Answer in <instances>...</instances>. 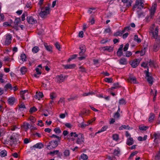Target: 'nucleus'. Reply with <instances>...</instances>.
<instances>
[{"label": "nucleus", "instance_id": "1", "mask_svg": "<svg viewBox=\"0 0 160 160\" xmlns=\"http://www.w3.org/2000/svg\"><path fill=\"white\" fill-rule=\"evenodd\" d=\"M158 30V28L157 26H155L154 24L151 25L149 28V33L152 38L154 39L157 38Z\"/></svg>", "mask_w": 160, "mask_h": 160}, {"label": "nucleus", "instance_id": "2", "mask_svg": "<svg viewBox=\"0 0 160 160\" xmlns=\"http://www.w3.org/2000/svg\"><path fill=\"white\" fill-rule=\"evenodd\" d=\"M50 8L49 7H46L41 8L39 15L42 18H44L49 13Z\"/></svg>", "mask_w": 160, "mask_h": 160}, {"label": "nucleus", "instance_id": "3", "mask_svg": "<svg viewBox=\"0 0 160 160\" xmlns=\"http://www.w3.org/2000/svg\"><path fill=\"white\" fill-rule=\"evenodd\" d=\"M144 0H136L135 5L133 8V10H134L135 8L139 9H142L144 6Z\"/></svg>", "mask_w": 160, "mask_h": 160}, {"label": "nucleus", "instance_id": "4", "mask_svg": "<svg viewBox=\"0 0 160 160\" xmlns=\"http://www.w3.org/2000/svg\"><path fill=\"white\" fill-rule=\"evenodd\" d=\"M70 155V151L69 150L66 149L64 150L62 153L58 154V157L60 158H63L64 159L68 158Z\"/></svg>", "mask_w": 160, "mask_h": 160}, {"label": "nucleus", "instance_id": "5", "mask_svg": "<svg viewBox=\"0 0 160 160\" xmlns=\"http://www.w3.org/2000/svg\"><path fill=\"white\" fill-rule=\"evenodd\" d=\"M84 135L81 133H79L76 141V143L78 144H82L84 143Z\"/></svg>", "mask_w": 160, "mask_h": 160}, {"label": "nucleus", "instance_id": "6", "mask_svg": "<svg viewBox=\"0 0 160 160\" xmlns=\"http://www.w3.org/2000/svg\"><path fill=\"white\" fill-rule=\"evenodd\" d=\"M19 135L17 133H13L10 137V142L14 144H16L18 141Z\"/></svg>", "mask_w": 160, "mask_h": 160}, {"label": "nucleus", "instance_id": "7", "mask_svg": "<svg viewBox=\"0 0 160 160\" xmlns=\"http://www.w3.org/2000/svg\"><path fill=\"white\" fill-rule=\"evenodd\" d=\"M58 146V142L56 141H52L50 142L47 146V148L49 149H53Z\"/></svg>", "mask_w": 160, "mask_h": 160}, {"label": "nucleus", "instance_id": "8", "mask_svg": "<svg viewBox=\"0 0 160 160\" xmlns=\"http://www.w3.org/2000/svg\"><path fill=\"white\" fill-rule=\"evenodd\" d=\"M131 28L130 26H128L124 28V29L122 31H119L116 32L114 34V36H121L123 33L125 32L126 31H129Z\"/></svg>", "mask_w": 160, "mask_h": 160}, {"label": "nucleus", "instance_id": "9", "mask_svg": "<svg viewBox=\"0 0 160 160\" xmlns=\"http://www.w3.org/2000/svg\"><path fill=\"white\" fill-rule=\"evenodd\" d=\"M67 78L66 75L63 76L62 74L60 75H58L56 76V80L58 82L61 83L63 82L65 79Z\"/></svg>", "mask_w": 160, "mask_h": 160}, {"label": "nucleus", "instance_id": "10", "mask_svg": "<svg viewBox=\"0 0 160 160\" xmlns=\"http://www.w3.org/2000/svg\"><path fill=\"white\" fill-rule=\"evenodd\" d=\"M5 37V44L8 45L11 43L12 36L11 34L8 33L6 35Z\"/></svg>", "mask_w": 160, "mask_h": 160}, {"label": "nucleus", "instance_id": "11", "mask_svg": "<svg viewBox=\"0 0 160 160\" xmlns=\"http://www.w3.org/2000/svg\"><path fill=\"white\" fill-rule=\"evenodd\" d=\"M157 4L156 3H154L152 5V8L150 10V18H152L154 16V13L155 12Z\"/></svg>", "mask_w": 160, "mask_h": 160}, {"label": "nucleus", "instance_id": "12", "mask_svg": "<svg viewBox=\"0 0 160 160\" xmlns=\"http://www.w3.org/2000/svg\"><path fill=\"white\" fill-rule=\"evenodd\" d=\"M29 94L28 90L22 91L20 92V96L23 99L28 98Z\"/></svg>", "mask_w": 160, "mask_h": 160}, {"label": "nucleus", "instance_id": "13", "mask_svg": "<svg viewBox=\"0 0 160 160\" xmlns=\"http://www.w3.org/2000/svg\"><path fill=\"white\" fill-rule=\"evenodd\" d=\"M145 72H146V79L150 84L152 85L153 82V78L149 76L148 71H145Z\"/></svg>", "mask_w": 160, "mask_h": 160}, {"label": "nucleus", "instance_id": "14", "mask_svg": "<svg viewBox=\"0 0 160 160\" xmlns=\"http://www.w3.org/2000/svg\"><path fill=\"white\" fill-rule=\"evenodd\" d=\"M16 100L17 99L14 97H10L8 100V103L9 105L12 106L14 104Z\"/></svg>", "mask_w": 160, "mask_h": 160}, {"label": "nucleus", "instance_id": "15", "mask_svg": "<svg viewBox=\"0 0 160 160\" xmlns=\"http://www.w3.org/2000/svg\"><path fill=\"white\" fill-rule=\"evenodd\" d=\"M79 49L81 50V52H79V54L80 56H82L86 51V47L85 45L83 44H81L80 46Z\"/></svg>", "mask_w": 160, "mask_h": 160}, {"label": "nucleus", "instance_id": "16", "mask_svg": "<svg viewBox=\"0 0 160 160\" xmlns=\"http://www.w3.org/2000/svg\"><path fill=\"white\" fill-rule=\"evenodd\" d=\"M140 61L139 59H136L132 62L131 64L133 68H135L138 65Z\"/></svg>", "mask_w": 160, "mask_h": 160}, {"label": "nucleus", "instance_id": "17", "mask_svg": "<svg viewBox=\"0 0 160 160\" xmlns=\"http://www.w3.org/2000/svg\"><path fill=\"white\" fill-rule=\"evenodd\" d=\"M128 82L133 83H137L136 78L133 75L130 76L128 79Z\"/></svg>", "mask_w": 160, "mask_h": 160}, {"label": "nucleus", "instance_id": "18", "mask_svg": "<svg viewBox=\"0 0 160 160\" xmlns=\"http://www.w3.org/2000/svg\"><path fill=\"white\" fill-rule=\"evenodd\" d=\"M27 21L28 22L31 24H33L37 22L36 20L31 16L28 17L27 18Z\"/></svg>", "mask_w": 160, "mask_h": 160}, {"label": "nucleus", "instance_id": "19", "mask_svg": "<svg viewBox=\"0 0 160 160\" xmlns=\"http://www.w3.org/2000/svg\"><path fill=\"white\" fill-rule=\"evenodd\" d=\"M122 1L125 4L124 8H128L131 6L132 2L129 0H122Z\"/></svg>", "mask_w": 160, "mask_h": 160}, {"label": "nucleus", "instance_id": "20", "mask_svg": "<svg viewBox=\"0 0 160 160\" xmlns=\"http://www.w3.org/2000/svg\"><path fill=\"white\" fill-rule=\"evenodd\" d=\"M76 66V65L74 64L63 65L64 68L66 69L74 68Z\"/></svg>", "mask_w": 160, "mask_h": 160}, {"label": "nucleus", "instance_id": "21", "mask_svg": "<svg viewBox=\"0 0 160 160\" xmlns=\"http://www.w3.org/2000/svg\"><path fill=\"white\" fill-rule=\"evenodd\" d=\"M101 50L105 51H107L108 52H111L113 50V48L111 46H106L102 47L101 48Z\"/></svg>", "mask_w": 160, "mask_h": 160}, {"label": "nucleus", "instance_id": "22", "mask_svg": "<svg viewBox=\"0 0 160 160\" xmlns=\"http://www.w3.org/2000/svg\"><path fill=\"white\" fill-rule=\"evenodd\" d=\"M159 41H157L154 44L153 46L154 51L156 52L157 51L159 48Z\"/></svg>", "mask_w": 160, "mask_h": 160}, {"label": "nucleus", "instance_id": "23", "mask_svg": "<svg viewBox=\"0 0 160 160\" xmlns=\"http://www.w3.org/2000/svg\"><path fill=\"white\" fill-rule=\"evenodd\" d=\"M43 94L42 93L39 92L38 93H36V95L34 97L36 99H38L39 100L40 98H42L43 97Z\"/></svg>", "mask_w": 160, "mask_h": 160}, {"label": "nucleus", "instance_id": "24", "mask_svg": "<svg viewBox=\"0 0 160 160\" xmlns=\"http://www.w3.org/2000/svg\"><path fill=\"white\" fill-rule=\"evenodd\" d=\"M155 117V115L153 113H150L148 118V121L150 122H153Z\"/></svg>", "mask_w": 160, "mask_h": 160}, {"label": "nucleus", "instance_id": "25", "mask_svg": "<svg viewBox=\"0 0 160 160\" xmlns=\"http://www.w3.org/2000/svg\"><path fill=\"white\" fill-rule=\"evenodd\" d=\"M44 46L45 48L47 51L50 52H52V47L51 46L48 45L47 43H45L44 44Z\"/></svg>", "mask_w": 160, "mask_h": 160}, {"label": "nucleus", "instance_id": "26", "mask_svg": "<svg viewBox=\"0 0 160 160\" xmlns=\"http://www.w3.org/2000/svg\"><path fill=\"white\" fill-rule=\"evenodd\" d=\"M119 63L122 65L126 64H127L126 59L124 58H121L119 60Z\"/></svg>", "mask_w": 160, "mask_h": 160}, {"label": "nucleus", "instance_id": "27", "mask_svg": "<svg viewBox=\"0 0 160 160\" xmlns=\"http://www.w3.org/2000/svg\"><path fill=\"white\" fill-rule=\"evenodd\" d=\"M20 18H16L14 22V27H17L18 25L20 23Z\"/></svg>", "mask_w": 160, "mask_h": 160}, {"label": "nucleus", "instance_id": "28", "mask_svg": "<svg viewBox=\"0 0 160 160\" xmlns=\"http://www.w3.org/2000/svg\"><path fill=\"white\" fill-rule=\"evenodd\" d=\"M133 143V140L132 138H130L128 139L127 144L128 145H131Z\"/></svg>", "mask_w": 160, "mask_h": 160}, {"label": "nucleus", "instance_id": "29", "mask_svg": "<svg viewBox=\"0 0 160 160\" xmlns=\"http://www.w3.org/2000/svg\"><path fill=\"white\" fill-rule=\"evenodd\" d=\"M119 84L118 83H114L113 85V86L111 88L108 89V90L110 91V90H113L114 89H116L119 87Z\"/></svg>", "mask_w": 160, "mask_h": 160}, {"label": "nucleus", "instance_id": "30", "mask_svg": "<svg viewBox=\"0 0 160 160\" xmlns=\"http://www.w3.org/2000/svg\"><path fill=\"white\" fill-rule=\"evenodd\" d=\"M88 159V156L87 155L84 153H82L80 156V158H79V160H87Z\"/></svg>", "mask_w": 160, "mask_h": 160}, {"label": "nucleus", "instance_id": "31", "mask_svg": "<svg viewBox=\"0 0 160 160\" xmlns=\"http://www.w3.org/2000/svg\"><path fill=\"white\" fill-rule=\"evenodd\" d=\"M43 147V145L41 143H37L33 146V147L39 149L42 148Z\"/></svg>", "mask_w": 160, "mask_h": 160}, {"label": "nucleus", "instance_id": "32", "mask_svg": "<svg viewBox=\"0 0 160 160\" xmlns=\"http://www.w3.org/2000/svg\"><path fill=\"white\" fill-rule=\"evenodd\" d=\"M126 103V102L125 100L123 98H122L120 99L119 101V105H124Z\"/></svg>", "mask_w": 160, "mask_h": 160}, {"label": "nucleus", "instance_id": "33", "mask_svg": "<svg viewBox=\"0 0 160 160\" xmlns=\"http://www.w3.org/2000/svg\"><path fill=\"white\" fill-rule=\"evenodd\" d=\"M20 59L22 60V61L24 62L26 60V56L25 54L22 53L20 56Z\"/></svg>", "mask_w": 160, "mask_h": 160}, {"label": "nucleus", "instance_id": "34", "mask_svg": "<svg viewBox=\"0 0 160 160\" xmlns=\"http://www.w3.org/2000/svg\"><path fill=\"white\" fill-rule=\"evenodd\" d=\"M88 125H87V124H85L83 122H82L79 123L78 124V126L82 128H84L85 127L87 126H88Z\"/></svg>", "mask_w": 160, "mask_h": 160}, {"label": "nucleus", "instance_id": "35", "mask_svg": "<svg viewBox=\"0 0 160 160\" xmlns=\"http://www.w3.org/2000/svg\"><path fill=\"white\" fill-rule=\"evenodd\" d=\"M7 155V152L5 150L1 151L0 152V156L2 157H4Z\"/></svg>", "mask_w": 160, "mask_h": 160}, {"label": "nucleus", "instance_id": "36", "mask_svg": "<svg viewBox=\"0 0 160 160\" xmlns=\"http://www.w3.org/2000/svg\"><path fill=\"white\" fill-rule=\"evenodd\" d=\"M120 150L118 148H117L115 149L113 152V154L115 156H118L120 154Z\"/></svg>", "mask_w": 160, "mask_h": 160}, {"label": "nucleus", "instance_id": "37", "mask_svg": "<svg viewBox=\"0 0 160 160\" xmlns=\"http://www.w3.org/2000/svg\"><path fill=\"white\" fill-rule=\"evenodd\" d=\"M50 98L52 100H53L57 97V94L55 93L52 92L50 93Z\"/></svg>", "mask_w": 160, "mask_h": 160}, {"label": "nucleus", "instance_id": "38", "mask_svg": "<svg viewBox=\"0 0 160 160\" xmlns=\"http://www.w3.org/2000/svg\"><path fill=\"white\" fill-rule=\"evenodd\" d=\"M20 71L22 74H24L27 71V68L25 67H23L21 68Z\"/></svg>", "mask_w": 160, "mask_h": 160}, {"label": "nucleus", "instance_id": "39", "mask_svg": "<svg viewBox=\"0 0 160 160\" xmlns=\"http://www.w3.org/2000/svg\"><path fill=\"white\" fill-rule=\"evenodd\" d=\"M134 40L138 43H139L141 42V39L138 37V35H136L134 36Z\"/></svg>", "mask_w": 160, "mask_h": 160}, {"label": "nucleus", "instance_id": "40", "mask_svg": "<svg viewBox=\"0 0 160 160\" xmlns=\"http://www.w3.org/2000/svg\"><path fill=\"white\" fill-rule=\"evenodd\" d=\"M129 126L128 125H122L119 128V130H122L123 129H129Z\"/></svg>", "mask_w": 160, "mask_h": 160}, {"label": "nucleus", "instance_id": "41", "mask_svg": "<svg viewBox=\"0 0 160 160\" xmlns=\"http://www.w3.org/2000/svg\"><path fill=\"white\" fill-rule=\"evenodd\" d=\"M141 66L142 67H143L144 68H147V71H148V64L147 62H143L141 64Z\"/></svg>", "mask_w": 160, "mask_h": 160}, {"label": "nucleus", "instance_id": "42", "mask_svg": "<svg viewBox=\"0 0 160 160\" xmlns=\"http://www.w3.org/2000/svg\"><path fill=\"white\" fill-rule=\"evenodd\" d=\"M153 137L155 138V140L160 139V133H154L153 134Z\"/></svg>", "mask_w": 160, "mask_h": 160}, {"label": "nucleus", "instance_id": "43", "mask_svg": "<svg viewBox=\"0 0 160 160\" xmlns=\"http://www.w3.org/2000/svg\"><path fill=\"white\" fill-rule=\"evenodd\" d=\"M60 153V152H59L58 150H55L52 152H50V155H57L58 157V154Z\"/></svg>", "mask_w": 160, "mask_h": 160}, {"label": "nucleus", "instance_id": "44", "mask_svg": "<svg viewBox=\"0 0 160 160\" xmlns=\"http://www.w3.org/2000/svg\"><path fill=\"white\" fill-rule=\"evenodd\" d=\"M39 50V49L38 47L37 46H36L32 48V51L34 53H36L38 52Z\"/></svg>", "mask_w": 160, "mask_h": 160}, {"label": "nucleus", "instance_id": "45", "mask_svg": "<svg viewBox=\"0 0 160 160\" xmlns=\"http://www.w3.org/2000/svg\"><path fill=\"white\" fill-rule=\"evenodd\" d=\"M30 126L29 124L24 122L23 123L22 127L26 130H27L29 128Z\"/></svg>", "mask_w": 160, "mask_h": 160}, {"label": "nucleus", "instance_id": "46", "mask_svg": "<svg viewBox=\"0 0 160 160\" xmlns=\"http://www.w3.org/2000/svg\"><path fill=\"white\" fill-rule=\"evenodd\" d=\"M113 139L115 141H117L119 139V136L118 134H114L112 136Z\"/></svg>", "mask_w": 160, "mask_h": 160}, {"label": "nucleus", "instance_id": "47", "mask_svg": "<svg viewBox=\"0 0 160 160\" xmlns=\"http://www.w3.org/2000/svg\"><path fill=\"white\" fill-rule=\"evenodd\" d=\"M4 88L6 89H10L11 90H12V85L9 83H8L6 85Z\"/></svg>", "mask_w": 160, "mask_h": 160}, {"label": "nucleus", "instance_id": "48", "mask_svg": "<svg viewBox=\"0 0 160 160\" xmlns=\"http://www.w3.org/2000/svg\"><path fill=\"white\" fill-rule=\"evenodd\" d=\"M148 128V127L141 125L139 127V129L142 130H146Z\"/></svg>", "mask_w": 160, "mask_h": 160}, {"label": "nucleus", "instance_id": "49", "mask_svg": "<svg viewBox=\"0 0 160 160\" xmlns=\"http://www.w3.org/2000/svg\"><path fill=\"white\" fill-rule=\"evenodd\" d=\"M79 136V134H78L76 132H71L70 134V136L71 137H73L75 138L78 137Z\"/></svg>", "mask_w": 160, "mask_h": 160}, {"label": "nucleus", "instance_id": "50", "mask_svg": "<svg viewBox=\"0 0 160 160\" xmlns=\"http://www.w3.org/2000/svg\"><path fill=\"white\" fill-rule=\"evenodd\" d=\"M104 80L106 82L111 83L112 81V78H105Z\"/></svg>", "mask_w": 160, "mask_h": 160}, {"label": "nucleus", "instance_id": "51", "mask_svg": "<svg viewBox=\"0 0 160 160\" xmlns=\"http://www.w3.org/2000/svg\"><path fill=\"white\" fill-rule=\"evenodd\" d=\"M110 41V39L106 38L105 39H103L101 41V43L102 44H104L107 42H108Z\"/></svg>", "mask_w": 160, "mask_h": 160}, {"label": "nucleus", "instance_id": "52", "mask_svg": "<svg viewBox=\"0 0 160 160\" xmlns=\"http://www.w3.org/2000/svg\"><path fill=\"white\" fill-rule=\"evenodd\" d=\"M54 45L57 49L58 50L60 51L61 47L59 42H56L55 43Z\"/></svg>", "mask_w": 160, "mask_h": 160}, {"label": "nucleus", "instance_id": "53", "mask_svg": "<svg viewBox=\"0 0 160 160\" xmlns=\"http://www.w3.org/2000/svg\"><path fill=\"white\" fill-rule=\"evenodd\" d=\"M54 131L57 134H59L61 132V131L60 129L58 128H56L54 130Z\"/></svg>", "mask_w": 160, "mask_h": 160}, {"label": "nucleus", "instance_id": "54", "mask_svg": "<svg viewBox=\"0 0 160 160\" xmlns=\"http://www.w3.org/2000/svg\"><path fill=\"white\" fill-rule=\"evenodd\" d=\"M148 62V66H149L150 67H152L153 66L154 63L153 62L151 61V60H149V61L147 62Z\"/></svg>", "mask_w": 160, "mask_h": 160}, {"label": "nucleus", "instance_id": "55", "mask_svg": "<svg viewBox=\"0 0 160 160\" xmlns=\"http://www.w3.org/2000/svg\"><path fill=\"white\" fill-rule=\"evenodd\" d=\"M137 14L139 18L144 16L143 13L141 11H137Z\"/></svg>", "mask_w": 160, "mask_h": 160}, {"label": "nucleus", "instance_id": "56", "mask_svg": "<svg viewBox=\"0 0 160 160\" xmlns=\"http://www.w3.org/2000/svg\"><path fill=\"white\" fill-rule=\"evenodd\" d=\"M132 52L130 51H127L125 53V56L127 57H129L132 55Z\"/></svg>", "mask_w": 160, "mask_h": 160}, {"label": "nucleus", "instance_id": "57", "mask_svg": "<svg viewBox=\"0 0 160 160\" xmlns=\"http://www.w3.org/2000/svg\"><path fill=\"white\" fill-rule=\"evenodd\" d=\"M29 119L33 123L35 122L36 120V119L32 116H31L30 117Z\"/></svg>", "mask_w": 160, "mask_h": 160}, {"label": "nucleus", "instance_id": "58", "mask_svg": "<svg viewBox=\"0 0 160 160\" xmlns=\"http://www.w3.org/2000/svg\"><path fill=\"white\" fill-rule=\"evenodd\" d=\"M107 158L109 160H114L116 159L115 157H111L109 156H107Z\"/></svg>", "mask_w": 160, "mask_h": 160}, {"label": "nucleus", "instance_id": "59", "mask_svg": "<svg viewBox=\"0 0 160 160\" xmlns=\"http://www.w3.org/2000/svg\"><path fill=\"white\" fill-rule=\"evenodd\" d=\"M37 110V108L35 107H33L30 108V112H34Z\"/></svg>", "mask_w": 160, "mask_h": 160}, {"label": "nucleus", "instance_id": "60", "mask_svg": "<svg viewBox=\"0 0 160 160\" xmlns=\"http://www.w3.org/2000/svg\"><path fill=\"white\" fill-rule=\"evenodd\" d=\"M120 114L118 112H116L114 115V117L115 118H118L120 117Z\"/></svg>", "mask_w": 160, "mask_h": 160}, {"label": "nucleus", "instance_id": "61", "mask_svg": "<svg viewBox=\"0 0 160 160\" xmlns=\"http://www.w3.org/2000/svg\"><path fill=\"white\" fill-rule=\"evenodd\" d=\"M50 137L57 138L59 140H60L61 139V137L57 136L54 134L52 135V136Z\"/></svg>", "mask_w": 160, "mask_h": 160}, {"label": "nucleus", "instance_id": "62", "mask_svg": "<svg viewBox=\"0 0 160 160\" xmlns=\"http://www.w3.org/2000/svg\"><path fill=\"white\" fill-rule=\"evenodd\" d=\"M129 46V44L128 43H127L123 48V50L124 51H126L128 49Z\"/></svg>", "mask_w": 160, "mask_h": 160}, {"label": "nucleus", "instance_id": "63", "mask_svg": "<svg viewBox=\"0 0 160 160\" xmlns=\"http://www.w3.org/2000/svg\"><path fill=\"white\" fill-rule=\"evenodd\" d=\"M145 52H146V49H145V48H144L140 52V54H141V56H142L143 55H144L145 53Z\"/></svg>", "mask_w": 160, "mask_h": 160}, {"label": "nucleus", "instance_id": "64", "mask_svg": "<svg viewBox=\"0 0 160 160\" xmlns=\"http://www.w3.org/2000/svg\"><path fill=\"white\" fill-rule=\"evenodd\" d=\"M37 125L38 126H39L41 127H42L43 126V124L42 122V120H39L38 121V122L37 124Z\"/></svg>", "mask_w": 160, "mask_h": 160}]
</instances>
